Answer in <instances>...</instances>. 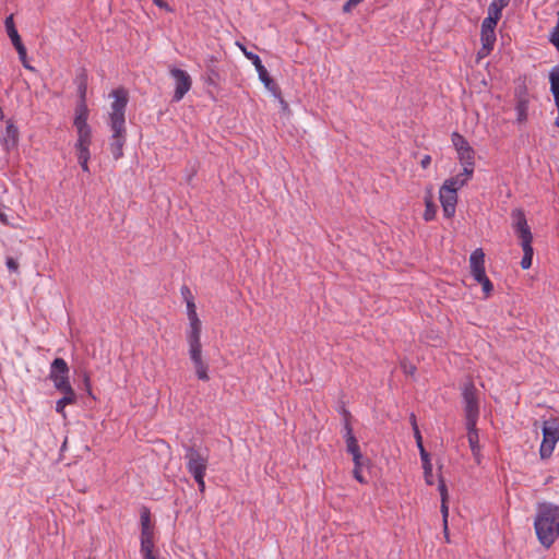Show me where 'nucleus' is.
Listing matches in <instances>:
<instances>
[{"mask_svg": "<svg viewBox=\"0 0 559 559\" xmlns=\"http://www.w3.org/2000/svg\"><path fill=\"white\" fill-rule=\"evenodd\" d=\"M439 200L444 217L452 218L455 215L457 204V192L452 189L440 187Z\"/></svg>", "mask_w": 559, "mask_h": 559, "instance_id": "12", "label": "nucleus"}, {"mask_svg": "<svg viewBox=\"0 0 559 559\" xmlns=\"http://www.w3.org/2000/svg\"><path fill=\"white\" fill-rule=\"evenodd\" d=\"M353 475H354L355 479L358 480L360 484L366 483V479L361 475V468H354Z\"/></svg>", "mask_w": 559, "mask_h": 559, "instance_id": "44", "label": "nucleus"}, {"mask_svg": "<svg viewBox=\"0 0 559 559\" xmlns=\"http://www.w3.org/2000/svg\"><path fill=\"white\" fill-rule=\"evenodd\" d=\"M526 97H531L526 85V78H519L515 81L514 99Z\"/></svg>", "mask_w": 559, "mask_h": 559, "instance_id": "30", "label": "nucleus"}, {"mask_svg": "<svg viewBox=\"0 0 559 559\" xmlns=\"http://www.w3.org/2000/svg\"><path fill=\"white\" fill-rule=\"evenodd\" d=\"M551 94L554 96V102L559 112V92H551Z\"/></svg>", "mask_w": 559, "mask_h": 559, "instance_id": "50", "label": "nucleus"}, {"mask_svg": "<svg viewBox=\"0 0 559 559\" xmlns=\"http://www.w3.org/2000/svg\"><path fill=\"white\" fill-rule=\"evenodd\" d=\"M550 91L559 92V64L551 68L549 72Z\"/></svg>", "mask_w": 559, "mask_h": 559, "instance_id": "33", "label": "nucleus"}, {"mask_svg": "<svg viewBox=\"0 0 559 559\" xmlns=\"http://www.w3.org/2000/svg\"><path fill=\"white\" fill-rule=\"evenodd\" d=\"M534 527L539 543L549 548L559 537V506L550 502L538 503Z\"/></svg>", "mask_w": 559, "mask_h": 559, "instance_id": "2", "label": "nucleus"}, {"mask_svg": "<svg viewBox=\"0 0 559 559\" xmlns=\"http://www.w3.org/2000/svg\"><path fill=\"white\" fill-rule=\"evenodd\" d=\"M353 8H355V5H354V4H349V0H347V1L345 2L344 7H343V11H344V12H350V10H352Z\"/></svg>", "mask_w": 559, "mask_h": 559, "instance_id": "51", "label": "nucleus"}, {"mask_svg": "<svg viewBox=\"0 0 559 559\" xmlns=\"http://www.w3.org/2000/svg\"><path fill=\"white\" fill-rule=\"evenodd\" d=\"M532 97L519 98L515 100L516 122L523 124L528 119V107Z\"/></svg>", "mask_w": 559, "mask_h": 559, "instance_id": "22", "label": "nucleus"}, {"mask_svg": "<svg viewBox=\"0 0 559 559\" xmlns=\"http://www.w3.org/2000/svg\"><path fill=\"white\" fill-rule=\"evenodd\" d=\"M440 496H441V502L448 500V490L447 486L444 484V480L442 478L439 479V486H438Z\"/></svg>", "mask_w": 559, "mask_h": 559, "instance_id": "40", "label": "nucleus"}, {"mask_svg": "<svg viewBox=\"0 0 559 559\" xmlns=\"http://www.w3.org/2000/svg\"><path fill=\"white\" fill-rule=\"evenodd\" d=\"M110 97L114 98V102L108 114V124L111 131L109 146L112 157L117 160L123 156V146L127 141L126 107L128 93L123 88H117L110 93Z\"/></svg>", "mask_w": 559, "mask_h": 559, "instance_id": "1", "label": "nucleus"}, {"mask_svg": "<svg viewBox=\"0 0 559 559\" xmlns=\"http://www.w3.org/2000/svg\"><path fill=\"white\" fill-rule=\"evenodd\" d=\"M19 135L20 132L17 127L11 120L7 121L5 130L0 138L5 152L16 148L19 144Z\"/></svg>", "mask_w": 559, "mask_h": 559, "instance_id": "13", "label": "nucleus"}, {"mask_svg": "<svg viewBox=\"0 0 559 559\" xmlns=\"http://www.w3.org/2000/svg\"><path fill=\"white\" fill-rule=\"evenodd\" d=\"M424 202H425V212H424L423 217L426 222H430V221L435 219L436 214H437V206L433 203L432 187H428L426 189Z\"/></svg>", "mask_w": 559, "mask_h": 559, "instance_id": "18", "label": "nucleus"}, {"mask_svg": "<svg viewBox=\"0 0 559 559\" xmlns=\"http://www.w3.org/2000/svg\"><path fill=\"white\" fill-rule=\"evenodd\" d=\"M237 45L240 48V50L243 52L246 58L248 60H250L252 62V64L254 66V69L258 72L259 79L264 84L265 88H267L274 95H280L277 86L271 79L265 67L262 64L260 57L257 53H253V52L247 50V48L243 45H241L239 43H237Z\"/></svg>", "mask_w": 559, "mask_h": 559, "instance_id": "9", "label": "nucleus"}, {"mask_svg": "<svg viewBox=\"0 0 559 559\" xmlns=\"http://www.w3.org/2000/svg\"><path fill=\"white\" fill-rule=\"evenodd\" d=\"M187 316H188V319L198 317L197 307L193 301V298L187 299Z\"/></svg>", "mask_w": 559, "mask_h": 559, "instance_id": "39", "label": "nucleus"}, {"mask_svg": "<svg viewBox=\"0 0 559 559\" xmlns=\"http://www.w3.org/2000/svg\"><path fill=\"white\" fill-rule=\"evenodd\" d=\"M204 477L205 475H201V476H195L193 477L194 480L197 481L198 486H199V490L200 492H204L205 490V481H204Z\"/></svg>", "mask_w": 559, "mask_h": 559, "instance_id": "43", "label": "nucleus"}, {"mask_svg": "<svg viewBox=\"0 0 559 559\" xmlns=\"http://www.w3.org/2000/svg\"><path fill=\"white\" fill-rule=\"evenodd\" d=\"M543 440L539 448L542 459H549L559 441V420L550 418L545 420L542 426Z\"/></svg>", "mask_w": 559, "mask_h": 559, "instance_id": "3", "label": "nucleus"}, {"mask_svg": "<svg viewBox=\"0 0 559 559\" xmlns=\"http://www.w3.org/2000/svg\"><path fill=\"white\" fill-rule=\"evenodd\" d=\"M78 162L84 173H90L88 160L91 152H76Z\"/></svg>", "mask_w": 559, "mask_h": 559, "instance_id": "34", "label": "nucleus"}, {"mask_svg": "<svg viewBox=\"0 0 559 559\" xmlns=\"http://www.w3.org/2000/svg\"><path fill=\"white\" fill-rule=\"evenodd\" d=\"M49 379L53 386L61 393L74 391L69 379V367L63 358H55L50 365Z\"/></svg>", "mask_w": 559, "mask_h": 559, "instance_id": "4", "label": "nucleus"}, {"mask_svg": "<svg viewBox=\"0 0 559 559\" xmlns=\"http://www.w3.org/2000/svg\"><path fill=\"white\" fill-rule=\"evenodd\" d=\"M141 538H153L154 527L151 521V512L147 508L141 511Z\"/></svg>", "mask_w": 559, "mask_h": 559, "instance_id": "21", "label": "nucleus"}, {"mask_svg": "<svg viewBox=\"0 0 559 559\" xmlns=\"http://www.w3.org/2000/svg\"><path fill=\"white\" fill-rule=\"evenodd\" d=\"M467 429V439L469 443L471 451L473 453V456L475 457L476 462L480 463V445H479V436L476 428V425L466 426Z\"/></svg>", "mask_w": 559, "mask_h": 559, "instance_id": "17", "label": "nucleus"}, {"mask_svg": "<svg viewBox=\"0 0 559 559\" xmlns=\"http://www.w3.org/2000/svg\"><path fill=\"white\" fill-rule=\"evenodd\" d=\"M514 233H515V235L520 239L521 247L532 246L533 234H532L531 228H530L528 225L523 227V228H521V229L515 230Z\"/></svg>", "mask_w": 559, "mask_h": 559, "instance_id": "29", "label": "nucleus"}, {"mask_svg": "<svg viewBox=\"0 0 559 559\" xmlns=\"http://www.w3.org/2000/svg\"><path fill=\"white\" fill-rule=\"evenodd\" d=\"M0 222L4 225H10L8 215L4 211V209L0 207Z\"/></svg>", "mask_w": 559, "mask_h": 559, "instance_id": "46", "label": "nucleus"}, {"mask_svg": "<svg viewBox=\"0 0 559 559\" xmlns=\"http://www.w3.org/2000/svg\"><path fill=\"white\" fill-rule=\"evenodd\" d=\"M188 342H201V321L199 317L189 318Z\"/></svg>", "mask_w": 559, "mask_h": 559, "instance_id": "24", "label": "nucleus"}, {"mask_svg": "<svg viewBox=\"0 0 559 559\" xmlns=\"http://www.w3.org/2000/svg\"><path fill=\"white\" fill-rule=\"evenodd\" d=\"M5 31L8 36L10 37L12 45L15 47L17 45H22V39L19 35V32L15 27L13 15H9L4 21Z\"/></svg>", "mask_w": 559, "mask_h": 559, "instance_id": "25", "label": "nucleus"}, {"mask_svg": "<svg viewBox=\"0 0 559 559\" xmlns=\"http://www.w3.org/2000/svg\"><path fill=\"white\" fill-rule=\"evenodd\" d=\"M189 356L193 364L197 377L199 380L209 381V366L202 357V344L201 342H188Z\"/></svg>", "mask_w": 559, "mask_h": 559, "instance_id": "10", "label": "nucleus"}, {"mask_svg": "<svg viewBox=\"0 0 559 559\" xmlns=\"http://www.w3.org/2000/svg\"><path fill=\"white\" fill-rule=\"evenodd\" d=\"M451 140H452V144L456 151L469 145L468 142L465 140V138L456 132H454L452 134Z\"/></svg>", "mask_w": 559, "mask_h": 559, "instance_id": "36", "label": "nucleus"}, {"mask_svg": "<svg viewBox=\"0 0 559 559\" xmlns=\"http://www.w3.org/2000/svg\"><path fill=\"white\" fill-rule=\"evenodd\" d=\"M499 17L489 15L484 19L480 31L481 49L478 51V57L483 58L489 55L496 43V26L499 22Z\"/></svg>", "mask_w": 559, "mask_h": 559, "instance_id": "6", "label": "nucleus"}, {"mask_svg": "<svg viewBox=\"0 0 559 559\" xmlns=\"http://www.w3.org/2000/svg\"><path fill=\"white\" fill-rule=\"evenodd\" d=\"M475 281L481 285L485 296L488 297L493 289L492 283L490 282L488 276L485 274V275L476 278Z\"/></svg>", "mask_w": 559, "mask_h": 559, "instance_id": "35", "label": "nucleus"}, {"mask_svg": "<svg viewBox=\"0 0 559 559\" xmlns=\"http://www.w3.org/2000/svg\"><path fill=\"white\" fill-rule=\"evenodd\" d=\"M510 0H492L488 7V14L501 19L502 10L509 4Z\"/></svg>", "mask_w": 559, "mask_h": 559, "instance_id": "28", "label": "nucleus"}, {"mask_svg": "<svg viewBox=\"0 0 559 559\" xmlns=\"http://www.w3.org/2000/svg\"><path fill=\"white\" fill-rule=\"evenodd\" d=\"M154 542L153 538H141V552L145 558L153 557Z\"/></svg>", "mask_w": 559, "mask_h": 559, "instance_id": "32", "label": "nucleus"}, {"mask_svg": "<svg viewBox=\"0 0 559 559\" xmlns=\"http://www.w3.org/2000/svg\"><path fill=\"white\" fill-rule=\"evenodd\" d=\"M76 401V394L74 391L71 393H63V397L56 402V412L66 417L64 407L70 404H74Z\"/></svg>", "mask_w": 559, "mask_h": 559, "instance_id": "27", "label": "nucleus"}, {"mask_svg": "<svg viewBox=\"0 0 559 559\" xmlns=\"http://www.w3.org/2000/svg\"><path fill=\"white\" fill-rule=\"evenodd\" d=\"M466 426L477 425L479 404L476 388L472 382L465 383L462 391Z\"/></svg>", "mask_w": 559, "mask_h": 559, "instance_id": "5", "label": "nucleus"}, {"mask_svg": "<svg viewBox=\"0 0 559 559\" xmlns=\"http://www.w3.org/2000/svg\"><path fill=\"white\" fill-rule=\"evenodd\" d=\"M78 139L75 142L76 152H90L92 144V129L90 126L75 127Z\"/></svg>", "mask_w": 559, "mask_h": 559, "instance_id": "15", "label": "nucleus"}, {"mask_svg": "<svg viewBox=\"0 0 559 559\" xmlns=\"http://www.w3.org/2000/svg\"><path fill=\"white\" fill-rule=\"evenodd\" d=\"M404 371H405L406 373H411V374H413V373L415 372V367H414V366H412V365H411L409 367H407V366H405V365H404Z\"/></svg>", "mask_w": 559, "mask_h": 559, "instance_id": "52", "label": "nucleus"}, {"mask_svg": "<svg viewBox=\"0 0 559 559\" xmlns=\"http://www.w3.org/2000/svg\"><path fill=\"white\" fill-rule=\"evenodd\" d=\"M471 274L474 280L486 274L485 253L481 248L475 249L469 257Z\"/></svg>", "mask_w": 559, "mask_h": 559, "instance_id": "14", "label": "nucleus"}, {"mask_svg": "<svg viewBox=\"0 0 559 559\" xmlns=\"http://www.w3.org/2000/svg\"><path fill=\"white\" fill-rule=\"evenodd\" d=\"M431 163V157L430 155H425L421 160H420V165L423 168H427Z\"/></svg>", "mask_w": 559, "mask_h": 559, "instance_id": "47", "label": "nucleus"}, {"mask_svg": "<svg viewBox=\"0 0 559 559\" xmlns=\"http://www.w3.org/2000/svg\"><path fill=\"white\" fill-rule=\"evenodd\" d=\"M88 108L85 100H80L75 108L74 127L88 126Z\"/></svg>", "mask_w": 559, "mask_h": 559, "instance_id": "23", "label": "nucleus"}, {"mask_svg": "<svg viewBox=\"0 0 559 559\" xmlns=\"http://www.w3.org/2000/svg\"><path fill=\"white\" fill-rule=\"evenodd\" d=\"M79 91H80V98H81L80 100H85L86 85L81 84L79 87Z\"/></svg>", "mask_w": 559, "mask_h": 559, "instance_id": "49", "label": "nucleus"}, {"mask_svg": "<svg viewBox=\"0 0 559 559\" xmlns=\"http://www.w3.org/2000/svg\"><path fill=\"white\" fill-rule=\"evenodd\" d=\"M19 53V58L23 64L24 68L26 69H29V70H33V68L27 63V52H26V48L25 46L22 44V45H17L14 47Z\"/></svg>", "mask_w": 559, "mask_h": 559, "instance_id": "38", "label": "nucleus"}, {"mask_svg": "<svg viewBox=\"0 0 559 559\" xmlns=\"http://www.w3.org/2000/svg\"><path fill=\"white\" fill-rule=\"evenodd\" d=\"M511 219L514 231L528 225L525 213L522 209H514L511 212Z\"/></svg>", "mask_w": 559, "mask_h": 559, "instance_id": "26", "label": "nucleus"}, {"mask_svg": "<svg viewBox=\"0 0 559 559\" xmlns=\"http://www.w3.org/2000/svg\"><path fill=\"white\" fill-rule=\"evenodd\" d=\"M411 424H412V427L414 430V437L416 439V444L419 450V454H420V459H421V463H423L425 481L427 485L431 486L435 483L433 474H432V464H431L430 456H429L428 452L424 448L423 438H421L420 431L418 429V426L416 423V417L414 414L411 415Z\"/></svg>", "mask_w": 559, "mask_h": 559, "instance_id": "8", "label": "nucleus"}, {"mask_svg": "<svg viewBox=\"0 0 559 559\" xmlns=\"http://www.w3.org/2000/svg\"><path fill=\"white\" fill-rule=\"evenodd\" d=\"M154 4L159 9L166 10L168 12H173V9L168 5L164 0H153Z\"/></svg>", "mask_w": 559, "mask_h": 559, "instance_id": "42", "label": "nucleus"}, {"mask_svg": "<svg viewBox=\"0 0 559 559\" xmlns=\"http://www.w3.org/2000/svg\"><path fill=\"white\" fill-rule=\"evenodd\" d=\"M472 176L473 174L467 175L465 168H463L462 173L447 179L441 187L452 189L453 191L457 192L471 180Z\"/></svg>", "mask_w": 559, "mask_h": 559, "instance_id": "16", "label": "nucleus"}, {"mask_svg": "<svg viewBox=\"0 0 559 559\" xmlns=\"http://www.w3.org/2000/svg\"><path fill=\"white\" fill-rule=\"evenodd\" d=\"M344 429H345L344 437H345V442H346V450L353 456H357V453H360V449H359L358 441L353 433V428L350 426V423L348 420L345 421Z\"/></svg>", "mask_w": 559, "mask_h": 559, "instance_id": "19", "label": "nucleus"}, {"mask_svg": "<svg viewBox=\"0 0 559 559\" xmlns=\"http://www.w3.org/2000/svg\"><path fill=\"white\" fill-rule=\"evenodd\" d=\"M364 0H349V4H354L355 7L358 5Z\"/></svg>", "mask_w": 559, "mask_h": 559, "instance_id": "53", "label": "nucleus"}, {"mask_svg": "<svg viewBox=\"0 0 559 559\" xmlns=\"http://www.w3.org/2000/svg\"><path fill=\"white\" fill-rule=\"evenodd\" d=\"M555 124L559 128V112H558V116H557V118L555 120Z\"/></svg>", "mask_w": 559, "mask_h": 559, "instance_id": "54", "label": "nucleus"}, {"mask_svg": "<svg viewBox=\"0 0 559 559\" xmlns=\"http://www.w3.org/2000/svg\"><path fill=\"white\" fill-rule=\"evenodd\" d=\"M441 513H442L444 537H445L447 542H449V534H448L449 507H448L447 501L441 502Z\"/></svg>", "mask_w": 559, "mask_h": 559, "instance_id": "37", "label": "nucleus"}, {"mask_svg": "<svg viewBox=\"0 0 559 559\" xmlns=\"http://www.w3.org/2000/svg\"><path fill=\"white\" fill-rule=\"evenodd\" d=\"M457 152L459 159L465 168L467 175L474 173V150L471 145L461 148Z\"/></svg>", "mask_w": 559, "mask_h": 559, "instance_id": "20", "label": "nucleus"}, {"mask_svg": "<svg viewBox=\"0 0 559 559\" xmlns=\"http://www.w3.org/2000/svg\"><path fill=\"white\" fill-rule=\"evenodd\" d=\"M5 264H7L8 269L12 272H16L19 269L17 261L11 257L7 258Z\"/></svg>", "mask_w": 559, "mask_h": 559, "instance_id": "41", "label": "nucleus"}, {"mask_svg": "<svg viewBox=\"0 0 559 559\" xmlns=\"http://www.w3.org/2000/svg\"><path fill=\"white\" fill-rule=\"evenodd\" d=\"M181 295H182V297L185 298L186 301H187V299L192 298L191 292H190V289L187 286H182L181 287Z\"/></svg>", "mask_w": 559, "mask_h": 559, "instance_id": "48", "label": "nucleus"}, {"mask_svg": "<svg viewBox=\"0 0 559 559\" xmlns=\"http://www.w3.org/2000/svg\"><path fill=\"white\" fill-rule=\"evenodd\" d=\"M187 469L192 477L206 474L209 457L193 447L186 448Z\"/></svg>", "mask_w": 559, "mask_h": 559, "instance_id": "7", "label": "nucleus"}, {"mask_svg": "<svg viewBox=\"0 0 559 559\" xmlns=\"http://www.w3.org/2000/svg\"><path fill=\"white\" fill-rule=\"evenodd\" d=\"M523 258L521 260V266L523 270H527L532 266L534 249L532 246L522 247Z\"/></svg>", "mask_w": 559, "mask_h": 559, "instance_id": "31", "label": "nucleus"}, {"mask_svg": "<svg viewBox=\"0 0 559 559\" xmlns=\"http://www.w3.org/2000/svg\"><path fill=\"white\" fill-rule=\"evenodd\" d=\"M361 460H362L361 453H357V456H353L354 468H361V466H362Z\"/></svg>", "mask_w": 559, "mask_h": 559, "instance_id": "45", "label": "nucleus"}, {"mask_svg": "<svg viewBox=\"0 0 559 559\" xmlns=\"http://www.w3.org/2000/svg\"><path fill=\"white\" fill-rule=\"evenodd\" d=\"M170 75L175 80V92L173 96L174 102H179L183 98V96L190 91L192 85L191 76L188 72L178 69L170 68Z\"/></svg>", "mask_w": 559, "mask_h": 559, "instance_id": "11", "label": "nucleus"}, {"mask_svg": "<svg viewBox=\"0 0 559 559\" xmlns=\"http://www.w3.org/2000/svg\"><path fill=\"white\" fill-rule=\"evenodd\" d=\"M145 559H156V558H155V556H153V557H148V558H145Z\"/></svg>", "mask_w": 559, "mask_h": 559, "instance_id": "55", "label": "nucleus"}]
</instances>
